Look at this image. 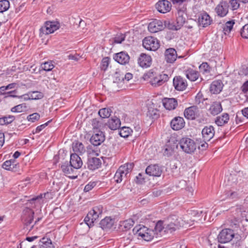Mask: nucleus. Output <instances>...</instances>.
<instances>
[{
	"label": "nucleus",
	"instance_id": "1",
	"mask_svg": "<svg viewBox=\"0 0 248 248\" xmlns=\"http://www.w3.org/2000/svg\"><path fill=\"white\" fill-rule=\"evenodd\" d=\"M162 221L163 226L162 232H172L184 225L183 220L174 215Z\"/></svg>",
	"mask_w": 248,
	"mask_h": 248
},
{
	"label": "nucleus",
	"instance_id": "2",
	"mask_svg": "<svg viewBox=\"0 0 248 248\" xmlns=\"http://www.w3.org/2000/svg\"><path fill=\"white\" fill-rule=\"evenodd\" d=\"M134 167L133 163H126L121 166L117 170L114 177L115 181L121 183L123 180L127 179L130 175Z\"/></svg>",
	"mask_w": 248,
	"mask_h": 248
},
{
	"label": "nucleus",
	"instance_id": "3",
	"mask_svg": "<svg viewBox=\"0 0 248 248\" xmlns=\"http://www.w3.org/2000/svg\"><path fill=\"white\" fill-rule=\"evenodd\" d=\"M163 223L162 220H159L156 223L154 229L148 228V231L145 233V236L142 239L145 241H149L155 238H158L161 236L162 232Z\"/></svg>",
	"mask_w": 248,
	"mask_h": 248
},
{
	"label": "nucleus",
	"instance_id": "4",
	"mask_svg": "<svg viewBox=\"0 0 248 248\" xmlns=\"http://www.w3.org/2000/svg\"><path fill=\"white\" fill-rule=\"evenodd\" d=\"M103 212V207L101 205L94 207L87 214L84 218L85 222L91 227L93 224L101 216Z\"/></svg>",
	"mask_w": 248,
	"mask_h": 248
},
{
	"label": "nucleus",
	"instance_id": "5",
	"mask_svg": "<svg viewBox=\"0 0 248 248\" xmlns=\"http://www.w3.org/2000/svg\"><path fill=\"white\" fill-rule=\"evenodd\" d=\"M244 189V186L240 185L237 186L235 187H232L231 189L225 191L226 197L229 199L237 200L248 193L246 189Z\"/></svg>",
	"mask_w": 248,
	"mask_h": 248
},
{
	"label": "nucleus",
	"instance_id": "6",
	"mask_svg": "<svg viewBox=\"0 0 248 248\" xmlns=\"http://www.w3.org/2000/svg\"><path fill=\"white\" fill-rule=\"evenodd\" d=\"M180 148L186 153L191 154L196 149V144L194 141L188 138H183L179 141L177 140Z\"/></svg>",
	"mask_w": 248,
	"mask_h": 248
},
{
	"label": "nucleus",
	"instance_id": "7",
	"mask_svg": "<svg viewBox=\"0 0 248 248\" xmlns=\"http://www.w3.org/2000/svg\"><path fill=\"white\" fill-rule=\"evenodd\" d=\"M143 47L148 50L155 51L160 46L159 41L152 36H147L142 41Z\"/></svg>",
	"mask_w": 248,
	"mask_h": 248
},
{
	"label": "nucleus",
	"instance_id": "8",
	"mask_svg": "<svg viewBox=\"0 0 248 248\" xmlns=\"http://www.w3.org/2000/svg\"><path fill=\"white\" fill-rule=\"evenodd\" d=\"M234 237L233 231L230 229L222 230L217 236V239L220 243H226L231 241Z\"/></svg>",
	"mask_w": 248,
	"mask_h": 248
},
{
	"label": "nucleus",
	"instance_id": "9",
	"mask_svg": "<svg viewBox=\"0 0 248 248\" xmlns=\"http://www.w3.org/2000/svg\"><path fill=\"white\" fill-rule=\"evenodd\" d=\"M148 30L151 33H156L162 31L165 28V24L163 20L154 19L148 25Z\"/></svg>",
	"mask_w": 248,
	"mask_h": 248
},
{
	"label": "nucleus",
	"instance_id": "10",
	"mask_svg": "<svg viewBox=\"0 0 248 248\" xmlns=\"http://www.w3.org/2000/svg\"><path fill=\"white\" fill-rule=\"evenodd\" d=\"M59 28V26L58 23L47 21L45 25L41 28L40 31L43 34H48L54 32Z\"/></svg>",
	"mask_w": 248,
	"mask_h": 248
},
{
	"label": "nucleus",
	"instance_id": "11",
	"mask_svg": "<svg viewBox=\"0 0 248 248\" xmlns=\"http://www.w3.org/2000/svg\"><path fill=\"white\" fill-rule=\"evenodd\" d=\"M62 171L69 177L72 179H75L78 177L77 170L72 165L68 163L64 162L61 166Z\"/></svg>",
	"mask_w": 248,
	"mask_h": 248
},
{
	"label": "nucleus",
	"instance_id": "12",
	"mask_svg": "<svg viewBox=\"0 0 248 248\" xmlns=\"http://www.w3.org/2000/svg\"><path fill=\"white\" fill-rule=\"evenodd\" d=\"M215 131L212 125L205 126L202 130V134L204 141H210L214 136Z\"/></svg>",
	"mask_w": 248,
	"mask_h": 248
},
{
	"label": "nucleus",
	"instance_id": "13",
	"mask_svg": "<svg viewBox=\"0 0 248 248\" xmlns=\"http://www.w3.org/2000/svg\"><path fill=\"white\" fill-rule=\"evenodd\" d=\"M146 174L150 176L159 177L162 172V168L157 164L150 165L148 166L146 170Z\"/></svg>",
	"mask_w": 248,
	"mask_h": 248
},
{
	"label": "nucleus",
	"instance_id": "14",
	"mask_svg": "<svg viewBox=\"0 0 248 248\" xmlns=\"http://www.w3.org/2000/svg\"><path fill=\"white\" fill-rule=\"evenodd\" d=\"M171 5L170 1L166 0L159 1L156 4V8L157 11L161 13H166L171 9Z\"/></svg>",
	"mask_w": 248,
	"mask_h": 248
},
{
	"label": "nucleus",
	"instance_id": "15",
	"mask_svg": "<svg viewBox=\"0 0 248 248\" xmlns=\"http://www.w3.org/2000/svg\"><path fill=\"white\" fill-rule=\"evenodd\" d=\"M105 140V135L104 133L98 131L92 135L90 139L91 143L94 146H98L100 145Z\"/></svg>",
	"mask_w": 248,
	"mask_h": 248
},
{
	"label": "nucleus",
	"instance_id": "16",
	"mask_svg": "<svg viewBox=\"0 0 248 248\" xmlns=\"http://www.w3.org/2000/svg\"><path fill=\"white\" fill-rule=\"evenodd\" d=\"M173 83L175 89L178 91H183L187 86L186 80L180 76L174 77Z\"/></svg>",
	"mask_w": 248,
	"mask_h": 248
},
{
	"label": "nucleus",
	"instance_id": "17",
	"mask_svg": "<svg viewBox=\"0 0 248 248\" xmlns=\"http://www.w3.org/2000/svg\"><path fill=\"white\" fill-rule=\"evenodd\" d=\"M24 217L23 219H24V223L27 227H30L29 230H31L33 225L31 227L30 226L33 219L34 212L30 208H27L24 211Z\"/></svg>",
	"mask_w": 248,
	"mask_h": 248
},
{
	"label": "nucleus",
	"instance_id": "18",
	"mask_svg": "<svg viewBox=\"0 0 248 248\" xmlns=\"http://www.w3.org/2000/svg\"><path fill=\"white\" fill-rule=\"evenodd\" d=\"M169 79L167 74H162L155 77L150 81V83L154 87H158L162 85Z\"/></svg>",
	"mask_w": 248,
	"mask_h": 248
},
{
	"label": "nucleus",
	"instance_id": "19",
	"mask_svg": "<svg viewBox=\"0 0 248 248\" xmlns=\"http://www.w3.org/2000/svg\"><path fill=\"white\" fill-rule=\"evenodd\" d=\"M162 103L164 107L169 110L175 109L178 105L177 100L174 98H165L162 100Z\"/></svg>",
	"mask_w": 248,
	"mask_h": 248
},
{
	"label": "nucleus",
	"instance_id": "20",
	"mask_svg": "<svg viewBox=\"0 0 248 248\" xmlns=\"http://www.w3.org/2000/svg\"><path fill=\"white\" fill-rule=\"evenodd\" d=\"M152 63V58L150 56L144 53L140 54L138 59V63L143 68L149 67Z\"/></svg>",
	"mask_w": 248,
	"mask_h": 248
},
{
	"label": "nucleus",
	"instance_id": "21",
	"mask_svg": "<svg viewBox=\"0 0 248 248\" xmlns=\"http://www.w3.org/2000/svg\"><path fill=\"white\" fill-rule=\"evenodd\" d=\"M69 163L76 170L80 168L83 164L81 159L77 154H72L71 155Z\"/></svg>",
	"mask_w": 248,
	"mask_h": 248
},
{
	"label": "nucleus",
	"instance_id": "22",
	"mask_svg": "<svg viewBox=\"0 0 248 248\" xmlns=\"http://www.w3.org/2000/svg\"><path fill=\"white\" fill-rule=\"evenodd\" d=\"M191 214L193 217V218L191 220L192 221L196 222H202L205 220L206 216V212L201 211L199 212L197 210H192L191 211Z\"/></svg>",
	"mask_w": 248,
	"mask_h": 248
},
{
	"label": "nucleus",
	"instance_id": "23",
	"mask_svg": "<svg viewBox=\"0 0 248 248\" xmlns=\"http://www.w3.org/2000/svg\"><path fill=\"white\" fill-rule=\"evenodd\" d=\"M129 55L124 52L115 54L113 56L114 60L121 64H125L129 61Z\"/></svg>",
	"mask_w": 248,
	"mask_h": 248
},
{
	"label": "nucleus",
	"instance_id": "24",
	"mask_svg": "<svg viewBox=\"0 0 248 248\" xmlns=\"http://www.w3.org/2000/svg\"><path fill=\"white\" fill-rule=\"evenodd\" d=\"M198 108L196 106H191L185 109L184 115L186 118L189 120L195 119L197 116Z\"/></svg>",
	"mask_w": 248,
	"mask_h": 248
},
{
	"label": "nucleus",
	"instance_id": "25",
	"mask_svg": "<svg viewBox=\"0 0 248 248\" xmlns=\"http://www.w3.org/2000/svg\"><path fill=\"white\" fill-rule=\"evenodd\" d=\"M185 124V121L182 117H176L171 120L170 125L173 130H178L184 126Z\"/></svg>",
	"mask_w": 248,
	"mask_h": 248
},
{
	"label": "nucleus",
	"instance_id": "26",
	"mask_svg": "<svg viewBox=\"0 0 248 248\" xmlns=\"http://www.w3.org/2000/svg\"><path fill=\"white\" fill-rule=\"evenodd\" d=\"M101 164V160L99 158L95 157L89 158L87 162L88 168L93 170L100 168Z\"/></svg>",
	"mask_w": 248,
	"mask_h": 248
},
{
	"label": "nucleus",
	"instance_id": "27",
	"mask_svg": "<svg viewBox=\"0 0 248 248\" xmlns=\"http://www.w3.org/2000/svg\"><path fill=\"white\" fill-rule=\"evenodd\" d=\"M165 59L168 63L174 62L177 58V53L175 49L170 48L167 49L165 51Z\"/></svg>",
	"mask_w": 248,
	"mask_h": 248
},
{
	"label": "nucleus",
	"instance_id": "28",
	"mask_svg": "<svg viewBox=\"0 0 248 248\" xmlns=\"http://www.w3.org/2000/svg\"><path fill=\"white\" fill-rule=\"evenodd\" d=\"M178 148V143H177V140L171 139L169 141V145H167L164 152V154L167 156H169L175 151V149Z\"/></svg>",
	"mask_w": 248,
	"mask_h": 248
},
{
	"label": "nucleus",
	"instance_id": "29",
	"mask_svg": "<svg viewBox=\"0 0 248 248\" xmlns=\"http://www.w3.org/2000/svg\"><path fill=\"white\" fill-rule=\"evenodd\" d=\"M212 21L210 16L206 13L201 14L199 17V23L203 27H206L210 25Z\"/></svg>",
	"mask_w": 248,
	"mask_h": 248
},
{
	"label": "nucleus",
	"instance_id": "30",
	"mask_svg": "<svg viewBox=\"0 0 248 248\" xmlns=\"http://www.w3.org/2000/svg\"><path fill=\"white\" fill-rule=\"evenodd\" d=\"M223 86V85L221 80H215L211 83L210 90L213 93H218L221 91Z\"/></svg>",
	"mask_w": 248,
	"mask_h": 248
},
{
	"label": "nucleus",
	"instance_id": "31",
	"mask_svg": "<svg viewBox=\"0 0 248 248\" xmlns=\"http://www.w3.org/2000/svg\"><path fill=\"white\" fill-rule=\"evenodd\" d=\"M215 11L217 16L220 17H224L227 14L228 8L225 3L221 2L217 6Z\"/></svg>",
	"mask_w": 248,
	"mask_h": 248
},
{
	"label": "nucleus",
	"instance_id": "32",
	"mask_svg": "<svg viewBox=\"0 0 248 248\" xmlns=\"http://www.w3.org/2000/svg\"><path fill=\"white\" fill-rule=\"evenodd\" d=\"M209 112L213 115H216L222 111V108L219 102H214L209 108Z\"/></svg>",
	"mask_w": 248,
	"mask_h": 248
},
{
	"label": "nucleus",
	"instance_id": "33",
	"mask_svg": "<svg viewBox=\"0 0 248 248\" xmlns=\"http://www.w3.org/2000/svg\"><path fill=\"white\" fill-rule=\"evenodd\" d=\"M107 125L110 129L115 130L120 127L121 122L118 118L115 116L108 121Z\"/></svg>",
	"mask_w": 248,
	"mask_h": 248
},
{
	"label": "nucleus",
	"instance_id": "34",
	"mask_svg": "<svg viewBox=\"0 0 248 248\" xmlns=\"http://www.w3.org/2000/svg\"><path fill=\"white\" fill-rule=\"evenodd\" d=\"M72 148L74 154L77 155L78 154H82L85 152V149L83 144L78 141H75L73 143Z\"/></svg>",
	"mask_w": 248,
	"mask_h": 248
},
{
	"label": "nucleus",
	"instance_id": "35",
	"mask_svg": "<svg viewBox=\"0 0 248 248\" xmlns=\"http://www.w3.org/2000/svg\"><path fill=\"white\" fill-rule=\"evenodd\" d=\"M229 120V115L227 113H223L221 116L217 117L215 123L218 126H223L227 124Z\"/></svg>",
	"mask_w": 248,
	"mask_h": 248
},
{
	"label": "nucleus",
	"instance_id": "36",
	"mask_svg": "<svg viewBox=\"0 0 248 248\" xmlns=\"http://www.w3.org/2000/svg\"><path fill=\"white\" fill-rule=\"evenodd\" d=\"M114 224V220L110 217H106L102 219L100 223V226L103 229H107L111 228Z\"/></svg>",
	"mask_w": 248,
	"mask_h": 248
},
{
	"label": "nucleus",
	"instance_id": "37",
	"mask_svg": "<svg viewBox=\"0 0 248 248\" xmlns=\"http://www.w3.org/2000/svg\"><path fill=\"white\" fill-rule=\"evenodd\" d=\"M185 75L186 78L192 81H196L199 77V73L192 69L186 71Z\"/></svg>",
	"mask_w": 248,
	"mask_h": 248
},
{
	"label": "nucleus",
	"instance_id": "38",
	"mask_svg": "<svg viewBox=\"0 0 248 248\" xmlns=\"http://www.w3.org/2000/svg\"><path fill=\"white\" fill-rule=\"evenodd\" d=\"M148 231V228L144 226L139 225L136 226L133 229V232L138 236L142 238L143 236H145L146 231Z\"/></svg>",
	"mask_w": 248,
	"mask_h": 248
},
{
	"label": "nucleus",
	"instance_id": "39",
	"mask_svg": "<svg viewBox=\"0 0 248 248\" xmlns=\"http://www.w3.org/2000/svg\"><path fill=\"white\" fill-rule=\"evenodd\" d=\"M134 221L132 219H128L120 222V226L124 231L130 229L134 224Z\"/></svg>",
	"mask_w": 248,
	"mask_h": 248
},
{
	"label": "nucleus",
	"instance_id": "40",
	"mask_svg": "<svg viewBox=\"0 0 248 248\" xmlns=\"http://www.w3.org/2000/svg\"><path fill=\"white\" fill-rule=\"evenodd\" d=\"M134 133L133 130L129 127H122L119 132L120 135L124 138H127Z\"/></svg>",
	"mask_w": 248,
	"mask_h": 248
},
{
	"label": "nucleus",
	"instance_id": "41",
	"mask_svg": "<svg viewBox=\"0 0 248 248\" xmlns=\"http://www.w3.org/2000/svg\"><path fill=\"white\" fill-rule=\"evenodd\" d=\"M235 22L234 20L227 21L224 25L223 31L225 34H229L232 31Z\"/></svg>",
	"mask_w": 248,
	"mask_h": 248
},
{
	"label": "nucleus",
	"instance_id": "42",
	"mask_svg": "<svg viewBox=\"0 0 248 248\" xmlns=\"http://www.w3.org/2000/svg\"><path fill=\"white\" fill-rule=\"evenodd\" d=\"M111 112L112 110L110 108H103L99 110L98 114L101 118H106L109 117Z\"/></svg>",
	"mask_w": 248,
	"mask_h": 248
},
{
	"label": "nucleus",
	"instance_id": "43",
	"mask_svg": "<svg viewBox=\"0 0 248 248\" xmlns=\"http://www.w3.org/2000/svg\"><path fill=\"white\" fill-rule=\"evenodd\" d=\"M15 120L13 115H8L0 118V125H3L11 124Z\"/></svg>",
	"mask_w": 248,
	"mask_h": 248
},
{
	"label": "nucleus",
	"instance_id": "44",
	"mask_svg": "<svg viewBox=\"0 0 248 248\" xmlns=\"http://www.w3.org/2000/svg\"><path fill=\"white\" fill-rule=\"evenodd\" d=\"M165 24V28H167L169 30H178L177 29L176 22L172 20H165L163 21Z\"/></svg>",
	"mask_w": 248,
	"mask_h": 248
},
{
	"label": "nucleus",
	"instance_id": "45",
	"mask_svg": "<svg viewBox=\"0 0 248 248\" xmlns=\"http://www.w3.org/2000/svg\"><path fill=\"white\" fill-rule=\"evenodd\" d=\"M41 242L42 243L41 248H54L51 240L48 238H43Z\"/></svg>",
	"mask_w": 248,
	"mask_h": 248
},
{
	"label": "nucleus",
	"instance_id": "46",
	"mask_svg": "<svg viewBox=\"0 0 248 248\" xmlns=\"http://www.w3.org/2000/svg\"><path fill=\"white\" fill-rule=\"evenodd\" d=\"M180 14H181V12L178 13V16L176 20L177 27L179 30L183 26L186 21V18Z\"/></svg>",
	"mask_w": 248,
	"mask_h": 248
},
{
	"label": "nucleus",
	"instance_id": "47",
	"mask_svg": "<svg viewBox=\"0 0 248 248\" xmlns=\"http://www.w3.org/2000/svg\"><path fill=\"white\" fill-rule=\"evenodd\" d=\"M27 107L25 103L18 105L11 108V111L14 112H21L25 111Z\"/></svg>",
	"mask_w": 248,
	"mask_h": 248
},
{
	"label": "nucleus",
	"instance_id": "48",
	"mask_svg": "<svg viewBox=\"0 0 248 248\" xmlns=\"http://www.w3.org/2000/svg\"><path fill=\"white\" fill-rule=\"evenodd\" d=\"M15 161L12 160H7L2 164V168L5 170H13L16 164H14Z\"/></svg>",
	"mask_w": 248,
	"mask_h": 248
},
{
	"label": "nucleus",
	"instance_id": "49",
	"mask_svg": "<svg viewBox=\"0 0 248 248\" xmlns=\"http://www.w3.org/2000/svg\"><path fill=\"white\" fill-rule=\"evenodd\" d=\"M41 67L44 71H50L54 68V65L51 61H49L42 63Z\"/></svg>",
	"mask_w": 248,
	"mask_h": 248
},
{
	"label": "nucleus",
	"instance_id": "50",
	"mask_svg": "<svg viewBox=\"0 0 248 248\" xmlns=\"http://www.w3.org/2000/svg\"><path fill=\"white\" fill-rule=\"evenodd\" d=\"M10 7V3L8 0H0V13L7 11Z\"/></svg>",
	"mask_w": 248,
	"mask_h": 248
},
{
	"label": "nucleus",
	"instance_id": "51",
	"mask_svg": "<svg viewBox=\"0 0 248 248\" xmlns=\"http://www.w3.org/2000/svg\"><path fill=\"white\" fill-rule=\"evenodd\" d=\"M40 118V114L37 112H35L28 116L27 119L29 122L34 123L37 121H38Z\"/></svg>",
	"mask_w": 248,
	"mask_h": 248
},
{
	"label": "nucleus",
	"instance_id": "52",
	"mask_svg": "<svg viewBox=\"0 0 248 248\" xmlns=\"http://www.w3.org/2000/svg\"><path fill=\"white\" fill-rule=\"evenodd\" d=\"M199 69L201 72L203 74H205L209 72L210 67L207 62H203L199 66Z\"/></svg>",
	"mask_w": 248,
	"mask_h": 248
},
{
	"label": "nucleus",
	"instance_id": "53",
	"mask_svg": "<svg viewBox=\"0 0 248 248\" xmlns=\"http://www.w3.org/2000/svg\"><path fill=\"white\" fill-rule=\"evenodd\" d=\"M241 36L245 39H248V23L245 25L240 31Z\"/></svg>",
	"mask_w": 248,
	"mask_h": 248
},
{
	"label": "nucleus",
	"instance_id": "54",
	"mask_svg": "<svg viewBox=\"0 0 248 248\" xmlns=\"http://www.w3.org/2000/svg\"><path fill=\"white\" fill-rule=\"evenodd\" d=\"M31 100L39 99L43 97V94L42 93L37 91L31 92Z\"/></svg>",
	"mask_w": 248,
	"mask_h": 248
},
{
	"label": "nucleus",
	"instance_id": "55",
	"mask_svg": "<svg viewBox=\"0 0 248 248\" xmlns=\"http://www.w3.org/2000/svg\"><path fill=\"white\" fill-rule=\"evenodd\" d=\"M109 63V58L108 57H105L102 59L101 63V69L105 71Z\"/></svg>",
	"mask_w": 248,
	"mask_h": 248
},
{
	"label": "nucleus",
	"instance_id": "56",
	"mask_svg": "<svg viewBox=\"0 0 248 248\" xmlns=\"http://www.w3.org/2000/svg\"><path fill=\"white\" fill-rule=\"evenodd\" d=\"M114 82L120 83L124 80V75L116 72L114 75Z\"/></svg>",
	"mask_w": 248,
	"mask_h": 248
},
{
	"label": "nucleus",
	"instance_id": "57",
	"mask_svg": "<svg viewBox=\"0 0 248 248\" xmlns=\"http://www.w3.org/2000/svg\"><path fill=\"white\" fill-rule=\"evenodd\" d=\"M157 110L152 109H149L147 115L152 119H156L158 117V114L157 113Z\"/></svg>",
	"mask_w": 248,
	"mask_h": 248
},
{
	"label": "nucleus",
	"instance_id": "58",
	"mask_svg": "<svg viewBox=\"0 0 248 248\" xmlns=\"http://www.w3.org/2000/svg\"><path fill=\"white\" fill-rule=\"evenodd\" d=\"M96 185V183L94 182H90L87 185L85 186L84 191L85 192H88L92 190Z\"/></svg>",
	"mask_w": 248,
	"mask_h": 248
},
{
	"label": "nucleus",
	"instance_id": "59",
	"mask_svg": "<svg viewBox=\"0 0 248 248\" xmlns=\"http://www.w3.org/2000/svg\"><path fill=\"white\" fill-rule=\"evenodd\" d=\"M124 40V36L121 34L117 36L114 39V42L117 44H120Z\"/></svg>",
	"mask_w": 248,
	"mask_h": 248
},
{
	"label": "nucleus",
	"instance_id": "60",
	"mask_svg": "<svg viewBox=\"0 0 248 248\" xmlns=\"http://www.w3.org/2000/svg\"><path fill=\"white\" fill-rule=\"evenodd\" d=\"M31 92H30L28 93L18 96V98L21 99L23 101H28L31 100Z\"/></svg>",
	"mask_w": 248,
	"mask_h": 248
},
{
	"label": "nucleus",
	"instance_id": "61",
	"mask_svg": "<svg viewBox=\"0 0 248 248\" xmlns=\"http://www.w3.org/2000/svg\"><path fill=\"white\" fill-rule=\"evenodd\" d=\"M230 3L233 10H236L239 7L238 0H231Z\"/></svg>",
	"mask_w": 248,
	"mask_h": 248
},
{
	"label": "nucleus",
	"instance_id": "62",
	"mask_svg": "<svg viewBox=\"0 0 248 248\" xmlns=\"http://www.w3.org/2000/svg\"><path fill=\"white\" fill-rule=\"evenodd\" d=\"M68 58L69 60H72L75 61H78L81 57L79 56V55L76 54L75 55L70 54L68 55Z\"/></svg>",
	"mask_w": 248,
	"mask_h": 248
},
{
	"label": "nucleus",
	"instance_id": "63",
	"mask_svg": "<svg viewBox=\"0 0 248 248\" xmlns=\"http://www.w3.org/2000/svg\"><path fill=\"white\" fill-rule=\"evenodd\" d=\"M48 123L49 122L43 124L38 126L35 129V133H38L41 131L45 127H46Z\"/></svg>",
	"mask_w": 248,
	"mask_h": 248
},
{
	"label": "nucleus",
	"instance_id": "64",
	"mask_svg": "<svg viewBox=\"0 0 248 248\" xmlns=\"http://www.w3.org/2000/svg\"><path fill=\"white\" fill-rule=\"evenodd\" d=\"M6 87L7 90L17 89L18 87V85L16 83H12L6 86Z\"/></svg>",
	"mask_w": 248,
	"mask_h": 248
}]
</instances>
